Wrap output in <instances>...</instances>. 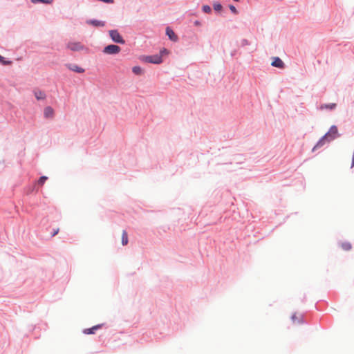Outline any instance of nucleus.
I'll use <instances>...</instances> for the list:
<instances>
[{
  "mask_svg": "<svg viewBox=\"0 0 354 354\" xmlns=\"http://www.w3.org/2000/svg\"><path fill=\"white\" fill-rule=\"evenodd\" d=\"M68 68L73 71H75L76 73H82L84 72V69L81 68V67H79L77 65H68Z\"/></svg>",
  "mask_w": 354,
  "mask_h": 354,
  "instance_id": "obj_11",
  "label": "nucleus"
},
{
  "mask_svg": "<svg viewBox=\"0 0 354 354\" xmlns=\"http://www.w3.org/2000/svg\"><path fill=\"white\" fill-rule=\"evenodd\" d=\"M1 63H2L3 65H9V64H11L12 62L11 61H6V60H4V58L0 61Z\"/></svg>",
  "mask_w": 354,
  "mask_h": 354,
  "instance_id": "obj_23",
  "label": "nucleus"
},
{
  "mask_svg": "<svg viewBox=\"0 0 354 354\" xmlns=\"http://www.w3.org/2000/svg\"><path fill=\"white\" fill-rule=\"evenodd\" d=\"M109 36L111 39L116 43L124 44L125 41L123 39L122 36L120 35L119 32L117 30H111L109 32Z\"/></svg>",
  "mask_w": 354,
  "mask_h": 354,
  "instance_id": "obj_3",
  "label": "nucleus"
},
{
  "mask_svg": "<svg viewBox=\"0 0 354 354\" xmlns=\"http://www.w3.org/2000/svg\"><path fill=\"white\" fill-rule=\"evenodd\" d=\"M120 50L121 49L120 46L114 44H111L106 46L104 48L103 53L108 55H115L119 53L120 52Z\"/></svg>",
  "mask_w": 354,
  "mask_h": 354,
  "instance_id": "obj_4",
  "label": "nucleus"
},
{
  "mask_svg": "<svg viewBox=\"0 0 354 354\" xmlns=\"http://www.w3.org/2000/svg\"><path fill=\"white\" fill-rule=\"evenodd\" d=\"M67 48L73 51H79L84 49V46L80 42H70L68 44Z\"/></svg>",
  "mask_w": 354,
  "mask_h": 354,
  "instance_id": "obj_5",
  "label": "nucleus"
},
{
  "mask_svg": "<svg viewBox=\"0 0 354 354\" xmlns=\"http://www.w3.org/2000/svg\"><path fill=\"white\" fill-rule=\"evenodd\" d=\"M142 60L145 62L152 63L155 64H159L162 62L161 55L159 54L145 56L142 58Z\"/></svg>",
  "mask_w": 354,
  "mask_h": 354,
  "instance_id": "obj_2",
  "label": "nucleus"
},
{
  "mask_svg": "<svg viewBox=\"0 0 354 354\" xmlns=\"http://www.w3.org/2000/svg\"><path fill=\"white\" fill-rule=\"evenodd\" d=\"M128 235L126 231H123L122 234V244L126 245L128 243Z\"/></svg>",
  "mask_w": 354,
  "mask_h": 354,
  "instance_id": "obj_13",
  "label": "nucleus"
},
{
  "mask_svg": "<svg viewBox=\"0 0 354 354\" xmlns=\"http://www.w3.org/2000/svg\"><path fill=\"white\" fill-rule=\"evenodd\" d=\"M203 9V11L205 13H210L211 12V8L210 6H207V5H204L202 8Z\"/></svg>",
  "mask_w": 354,
  "mask_h": 354,
  "instance_id": "obj_19",
  "label": "nucleus"
},
{
  "mask_svg": "<svg viewBox=\"0 0 354 354\" xmlns=\"http://www.w3.org/2000/svg\"><path fill=\"white\" fill-rule=\"evenodd\" d=\"M194 24H195V25H196V26H199V25H200V22H199V21H196Z\"/></svg>",
  "mask_w": 354,
  "mask_h": 354,
  "instance_id": "obj_25",
  "label": "nucleus"
},
{
  "mask_svg": "<svg viewBox=\"0 0 354 354\" xmlns=\"http://www.w3.org/2000/svg\"><path fill=\"white\" fill-rule=\"evenodd\" d=\"M168 53H169L168 50L165 48H163L160 51L159 55H161V57H162L163 55H165V54L167 55Z\"/></svg>",
  "mask_w": 354,
  "mask_h": 354,
  "instance_id": "obj_22",
  "label": "nucleus"
},
{
  "mask_svg": "<svg viewBox=\"0 0 354 354\" xmlns=\"http://www.w3.org/2000/svg\"><path fill=\"white\" fill-rule=\"evenodd\" d=\"M292 320L293 322H297L298 323L301 322V316L299 315V317L297 316L296 314H294L292 316Z\"/></svg>",
  "mask_w": 354,
  "mask_h": 354,
  "instance_id": "obj_17",
  "label": "nucleus"
},
{
  "mask_svg": "<svg viewBox=\"0 0 354 354\" xmlns=\"http://www.w3.org/2000/svg\"><path fill=\"white\" fill-rule=\"evenodd\" d=\"M166 34L169 37V38L174 41H176L178 39V37L175 34V32L169 27L166 28Z\"/></svg>",
  "mask_w": 354,
  "mask_h": 354,
  "instance_id": "obj_10",
  "label": "nucleus"
},
{
  "mask_svg": "<svg viewBox=\"0 0 354 354\" xmlns=\"http://www.w3.org/2000/svg\"><path fill=\"white\" fill-rule=\"evenodd\" d=\"M3 59V57L0 55V61H1Z\"/></svg>",
  "mask_w": 354,
  "mask_h": 354,
  "instance_id": "obj_26",
  "label": "nucleus"
},
{
  "mask_svg": "<svg viewBox=\"0 0 354 354\" xmlns=\"http://www.w3.org/2000/svg\"><path fill=\"white\" fill-rule=\"evenodd\" d=\"M229 8L231 10V12H233L234 14H235V15L238 14V11H237L236 8L234 6L230 5L229 6Z\"/></svg>",
  "mask_w": 354,
  "mask_h": 354,
  "instance_id": "obj_21",
  "label": "nucleus"
},
{
  "mask_svg": "<svg viewBox=\"0 0 354 354\" xmlns=\"http://www.w3.org/2000/svg\"><path fill=\"white\" fill-rule=\"evenodd\" d=\"M339 135L338 133L337 127L335 125H333L329 131L318 141L317 145L313 148L315 150V148L321 147L323 146L325 142L332 141L339 137Z\"/></svg>",
  "mask_w": 354,
  "mask_h": 354,
  "instance_id": "obj_1",
  "label": "nucleus"
},
{
  "mask_svg": "<svg viewBox=\"0 0 354 354\" xmlns=\"http://www.w3.org/2000/svg\"><path fill=\"white\" fill-rule=\"evenodd\" d=\"M53 0H31L33 3H51Z\"/></svg>",
  "mask_w": 354,
  "mask_h": 354,
  "instance_id": "obj_16",
  "label": "nucleus"
},
{
  "mask_svg": "<svg viewBox=\"0 0 354 354\" xmlns=\"http://www.w3.org/2000/svg\"><path fill=\"white\" fill-rule=\"evenodd\" d=\"M59 231V228H57L56 230H55L53 233V234H52V236H55V235H57L58 234Z\"/></svg>",
  "mask_w": 354,
  "mask_h": 354,
  "instance_id": "obj_24",
  "label": "nucleus"
},
{
  "mask_svg": "<svg viewBox=\"0 0 354 354\" xmlns=\"http://www.w3.org/2000/svg\"><path fill=\"white\" fill-rule=\"evenodd\" d=\"M34 95H35V97L37 98V100H44L46 97L45 93L43 91H39V90L35 91Z\"/></svg>",
  "mask_w": 354,
  "mask_h": 354,
  "instance_id": "obj_12",
  "label": "nucleus"
},
{
  "mask_svg": "<svg viewBox=\"0 0 354 354\" xmlns=\"http://www.w3.org/2000/svg\"><path fill=\"white\" fill-rule=\"evenodd\" d=\"M273 61L271 63V65L272 66L279 68H284V63L283 61L278 57H274L272 58Z\"/></svg>",
  "mask_w": 354,
  "mask_h": 354,
  "instance_id": "obj_6",
  "label": "nucleus"
},
{
  "mask_svg": "<svg viewBox=\"0 0 354 354\" xmlns=\"http://www.w3.org/2000/svg\"><path fill=\"white\" fill-rule=\"evenodd\" d=\"M47 180L46 176H41L38 180V184L40 185H43L45 183V181Z\"/></svg>",
  "mask_w": 354,
  "mask_h": 354,
  "instance_id": "obj_20",
  "label": "nucleus"
},
{
  "mask_svg": "<svg viewBox=\"0 0 354 354\" xmlns=\"http://www.w3.org/2000/svg\"><path fill=\"white\" fill-rule=\"evenodd\" d=\"M213 7H214V9L216 10V11H221L223 8V6L221 3H214L213 4Z\"/></svg>",
  "mask_w": 354,
  "mask_h": 354,
  "instance_id": "obj_18",
  "label": "nucleus"
},
{
  "mask_svg": "<svg viewBox=\"0 0 354 354\" xmlns=\"http://www.w3.org/2000/svg\"><path fill=\"white\" fill-rule=\"evenodd\" d=\"M336 107V104L331 103L328 104H322L320 106V109H334Z\"/></svg>",
  "mask_w": 354,
  "mask_h": 354,
  "instance_id": "obj_14",
  "label": "nucleus"
},
{
  "mask_svg": "<svg viewBox=\"0 0 354 354\" xmlns=\"http://www.w3.org/2000/svg\"><path fill=\"white\" fill-rule=\"evenodd\" d=\"M88 24L92 25L95 27H103L105 25V22L102 21H99L96 19L88 20L86 21Z\"/></svg>",
  "mask_w": 354,
  "mask_h": 354,
  "instance_id": "obj_9",
  "label": "nucleus"
},
{
  "mask_svg": "<svg viewBox=\"0 0 354 354\" xmlns=\"http://www.w3.org/2000/svg\"><path fill=\"white\" fill-rule=\"evenodd\" d=\"M102 327V324H98L93 326L90 328H86L83 330V333L86 335L94 334L95 331Z\"/></svg>",
  "mask_w": 354,
  "mask_h": 354,
  "instance_id": "obj_8",
  "label": "nucleus"
},
{
  "mask_svg": "<svg viewBox=\"0 0 354 354\" xmlns=\"http://www.w3.org/2000/svg\"><path fill=\"white\" fill-rule=\"evenodd\" d=\"M44 115L46 118H53L54 116V110L50 106H46L44 111Z\"/></svg>",
  "mask_w": 354,
  "mask_h": 354,
  "instance_id": "obj_7",
  "label": "nucleus"
},
{
  "mask_svg": "<svg viewBox=\"0 0 354 354\" xmlns=\"http://www.w3.org/2000/svg\"><path fill=\"white\" fill-rule=\"evenodd\" d=\"M132 71L136 75H142L143 73L142 69L138 66L133 67Z\"/></svg>",
  "mask_w": 354,
  "mask_h": 354,
  "instance_id": "obj_15",
  "label": "nucleus"
}]
</instances>
